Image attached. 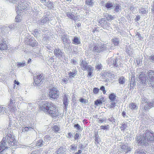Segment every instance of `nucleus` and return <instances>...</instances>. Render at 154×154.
Segmentation results:
<instances>
[{
    "instance_id": "9b49d317",
    "label": "nucleus",
    "mask_w": 154,
    "mask_h": 154,
    "mask_svg": "<svg viewBox=\"0 0 154 154\" xmlns=\"http://www.w3.org/2000/svg\"><path fill=\"white\" fill-rule=\"evenodd\" d=\"M88 64L86 61L82 60L80 64V66L82 69L84 71L87 69Z\"/></svg>"
},
{
    "instance_id": "c756f323",
    "label": "nucleus",
    "mask_w": 154,
    "mask_h": 154,
    "mask_svg": "<svg viewBox=\"0 0 154 154\" xmlns=\"http://www.w3.org/2000/svg\"><path fill=\"white\" fill-rule=\"evenodd\" d=\"M93 0H86L85 3L87 5L92 6L93 4V2H92Z\"/></svg>"
},
{
    "instance_id": "603ef678",
    "label": "nucleus",
    "mask_w": 154,
    "mask_h": 154,
    "mask_svg": "<svg viewBox=\"0 0 154 154\" xmlns=\"http://www.w3.org/2000/svg\"><path fill=\"white\" fill-rule=\"evenodd\" d=\"M38 42L35 41V42L32 44L31 45H32V47H35L38 45Z\"/></svg>"
},
{
    "instance_id": "774afa93",
    "label": "nucleus",
    "mask_w": 154,
    "mask_h": 154,
    "mask_svg": "<svg viewBox=\"0 0 154 154\" xmlns=\"http://www.w3.org/2000/svg\"><path fill=\"white\" fill-rule=\"evenodd\" d=\"M152 12L154 13V1L153 2L152 9H151Z\"/></svg>"
},
{
    "instance_id": "7ed1b4c3",
    "label": "nucleus",
    "mask_w": 154,
    "mask_h": 154,
    "mask_svg": "<svg viewBox=\"0 0 154 154\" xmlns=\"http://www.w3.org/2000/svg\"><path fill=\"white\" fill-rule=\"evenodd\" d=\"M46 112L52 117H56L58 113L56 106L51 102Z\"/></svg>"
},
{
    "instance_id": "423d86ee",
    "label": "nucleus",
    "mask_w": 154,
    "mask_h": 154,
    "mask_svg": "<svg viewBox=\"0 0 154 154\" xmlns=\"http://www.w3.org/2000/svg\"><path fill=\"white\" fill-rule=\"evenodd\" d=\"M50 102L48 101H40L39 103V110L46 112Z\"/></svg>"
},
{
    "instance_id": "09e8293b",
    "label": "nucleus",
    "mask_w": 154,
    "mask_h": 154,
    "mask_svg": "<svg viewBox=\"0 0 154 154\" xmlns=\"http://www.w3.org/2000/svg\"><path fill=\"white\" fill-rule=\"evenodd\" d=\"M18 65L21 66H23L25 65L26 64L25 62H23L21 63H18Z\"/></svg>"
},
{
    "instance_id": "4468645a",
    "label": "nucleus",
    "mask_w": 154,
    "mask_h": 154,
    "mask_svg": "<svg viewBox=\"0 0 154 154\" xmlns=\"http://www.w3.org/2000/svg\"><path fill=\"white\" fill-rule=\"evenodd\" d=\"M148 81L153 80L154 79V72L150 70L148 73Z\"/></svg>"
},
{
    "instance_id": "8fccbe9b",
    "label": "nucleus",
    "mask_w": 154,
    "mask_h": 154,
    "mask_svg": "<svg viewBox=\"0 0 154 154\" xmlns=\"http://www.w3.org/2000/svg\"><path fill=\"white\" fill-rule=\"evenodd\" d=\"M119 7L120 6L119 5H117L116 6L115 10L116 12H119Z\"/></svg>"
},
{
    "instance_id": "0e129e2a",
    "label": "nucleus",
    "mask_w": 154,
    "mask_h": 154,
    "mask_svg": "<svg viewBox=\"0 0 154 154\" xmlns=\"http://www.w3.org/2000/svg\"><path fill=\"white\" fill-rule=\"evenodd\" d=\"M79 101L82 103H85V100L83 98H81L79 99Z\"/></svg>"
},
{
    "instance_id": "bb28decb",
    "label": "nucleus",
    "mask_w": 154,
    "mask_h": 154,
    "mask_svg": "<svg viewBox=\"0 0 154 154\" xmlns=\"http://www.w3.org/2000/svg\"><path fill=\"white\" fill-rule=\"evenodd\" d=\"M119 83L121 84H123L125 82V78L123 76H121L118 80Z\"/></svg>"
},
{
    "instance_id": "052dcab7",
    "label": "nucleus",
    "mask_w": 154,
    "mask_h": 154,
    "mask_svg": "<svg viewBox=\"0 0 154 154\" xmlns=\"http://www.w3.org/2000/svg\"><path fill=\"white\" fill-rule=\"evenodd\" d=\"M74 127H77V129L78 130H79L80 129V126L78 124L75 125H74Z\"/></svg>"
},
{
    "instance_id": "79ce46f5",
    "label": "nucleus",
    "mask_w": 154,
    "mask_h": 154,
    "mask_svg": "<svg viewBox=\"0 0 154 154\" xmlns=\"http://www.w3.org/2000/svg\"><path fill=\"white\" fill-rule=\"evenodd\" d=\"M88 72H93V67H92L91 66H89L87 67V69Z\"/></svg>"
},
{
    "instance_id": "a18cd8bd",
    "label": "nucleus",
    "mask_w": 154,
    "mask_h": 154,
    "mask_svg": "<svg viewBox=\"0 0 154 154\" xmlns=\"http://www.w3.org/2000/svg\"><path fill=\"white\" fill-rule=\"evenodd\" d=\"M99 50H100V52L103 51L105 49V47L104 45H102L99 47Z\"/></svg>"
},
{
    "instance_id": "a878e982",
    "label": "nucleus",
    "mask_w": 154,
    "mask_h": 154,
    "mask_svg": "<svg viewBox=\"0 0 154 154\" xmlns=\"http://www.w3.org/2000/svg\"><path fill=\"white\" fill-rule=\"evenodd\" d=\"M99 23L102 27H104L106 25L107 23L104 18H102L100 21Z\"/></svg>"
},
{
    "instance_id": "c9c22d12",
    "label": "nucleus",
    "mask_w": 154,
    "mask_h": 154,
    "mask_svg": "<svg viewBox=\"0 0 154 154\" xmlns=\"http://www.w3.org/2000/svg\"><path fill=\"white\" fill-rule=\"evenodd\" d=\"M93 91L94 94H97L99 91V89L97 88H94Z\"/></svg>"
},
{
    "instance_id": "338daca9",
    "label": "nucleus",
    "mask_w": 154,
    "mask_h": 154,
    "mask_svg": "<svg viewBox=\"0 0 154 154\" xmlns=\"http://www.w3.org/2000/svg\"><path fill=\"white\" fill-rule=\"evenodd\" d=\"M82 152V151L81 150H79L78 151L75 152V154H80Z\"/></svg>"
},
{
    "instance_id": "f03ea898",
    "label": "nucleus",
    "mask_w": 154,
    "mask_h": 154,
    "mask_svg": "<svg viewBox=\"0 0 154 154\" xmlns=\"http://www.w3.org/2000/svg\"><path fill=\"white\" fill-rule=\"evenodd\" d=\"M7 143L8 147L14 148L17 145V141L15 140L14 136L9 133L4 137L1 142L3 146H6Z\"/></svg>"
},
{
    "instance_id": "6e6552de",
    "label": "nucleus",
    "mask_w": 154,
    "mask_h": 154,
    "mask_svg": "<svg viewBox=\"0 0 154 154\" xmlns=\"http://www.w3.org/2000/svg\"><path fill=\"white\" fill-rule=\"evenodd\" d=\"M19 5L17 4L16 6V11L17 12L18 11H22L26 8L24 6V4L21 1H18Z\"/></svg>"
},
{
    "instance_id": "ea45409f",
    "label": "nucleus",
    "mask_w": 154,
    "mask_h": 154,
    "mask_svg": "<svg viewBox=\"0 0 154 154\" xmlns=\"http://www.w3.org/2000/svg\"><path fill=\"white\" fill-rule=\"evenodd\" d=\"M100 89L102 91L103 93L104 94H106V91L105 90V88L104 86H102L101 87Z\"/></svg>"
},
{
    "instance_id": "1a4fd4ad",
    "label": "nucleus",
    "mask_w": 154,
    "mask_h": 154,
    "mask_svg": "<svg viewBox=\"0 0 154 154\" xmlns=\"http://www.w3.org/2000/svg\"><path fill=\"white\" fill-rule=\"evenodd\" d=\"M8 48V47L6 42L4 40H2L0 42V50L1 51L6 50Z\"/></svg>"
},
{
    "instance_id": "cd10ccee",
    "label": "nucleus",
    "mask_w": 154,
    "mask_h": 154,
    "mask_svg": "<svg viewBox=\"0 0 154 154\" xmlns=\"http://www.w3.org/2000/svg\"><path fill=\"white\" fill-rule=\"evenodd\" d=\"M52 130L55 132L59 131L60 129V128L57 125H55L52 128Z\"/></svg>"
},
{
    "instance_id": "3c124183",
    "label": "nucleus",
    "mask_w": 154,
    "mask_h": 154,
    "mask_svg": "<svg viewBox=\"0 0 154 154\" xmlns=\"http://www.w3.org/2000/svg\"><path fill=\"white\" fill-rule=\"evenodd\" d=\"M15 20L16 21L19 22L20 20V17L19 15H17L15 18Z\"/></svg>"
},
{
    "instance_id": "5701e85b",
    "label": "nucleus",
    "mask_w": 154,
    "mask_h": 154,
    "mask_svg": "<svg viewBox=\"0 0 154 154\" xmlns=\"http://www.w3.org/2000/svg\"><path fill=\"white\" fill-rule=\"evenodd\" d=\"M103 97H101L100 99L94 101V104L97 106L102 104L103 103Z\"/></svg>"
},
{
    "instance_id": "f257e3e1",
    "label": "nucleus",
    "mask_w": 154,
    "mask_h": 154,
    "mask_svg": "<svg viewBox=\"0 0 154 154\" xmlns=\"http://www.w3.org/2000/svg\"><path fill=\"white\" fill-rule=\"evenodd\" d=\"M136 139L138 143L143 146H147L149 143L154 142V134L147 130L143 135L137 136Z\"/></svg>"
},
{
    "instance_id": "72a5a7b5",
    "label": "nucleus",
    "mask_w": 154,
    "mask_h": 154,
    "mask_svg": "<svg viewBox=\"0 0 154 154\" xmlns=\"http://www.w3.org/2000/svg\"><path fill=\"white\" fill-rule=\"evenodd\" d=\"M45 5L47 7L50 8H52L53 7L52 3L49 1H48V2L46 3Z\"/></svg>"
},
{
    "instance_id": "13d9d810",
    "label": "nucleus",
    "mask_w": 154,
    "mask_h": 154,
    "mask_svg": "<svg viewBox=\"0 0 154 154\" xmlns=\"http://www.w3.org/2000/svg\"><path fill=\"white\" fill-rule=\"evenodd\" d=\"M13 104V101L12 99H11L10 100L9 103V106L10 107H11L12 106Z\"/></svg>"
},
{
    "instance_id": "7c9ffc66",
    "label": "nucleus",
    "mask_w": 154,
    "mask_h": 154,
    "mask_svg": "<svg viewBox=\"0 0 154 154\" xmlns=\"http://www.w3.org/2000/svg\"><path fill=\"white\" fill-rule=\"evenodd\" d=\"M106 18L107 20L109 21L110 20H113L114 19L115 17L114 16L109 15L107 14V16L106 17Z\"/></svg>"
},
{
    "instance_id": "6e6d98bb",
    "label": "nucleus",
    "mask_w": 154,
    "mask_h": 154,
    "mask_svg": "<svg viewBox=\"0 0 154 154\" xmlns=\"http://www.w3.org/2000/svg\"><path fill=\"white\" fill-rule=\"evenodd\" d=\"M137 152L138 154H145L144 153V152L142 150H139L137 151Z\"/></svg>"
},
{
    "instance_id": "37998d69",
    "label": "nucleus",
    "mask_w": 154,
    "mask_h": 154,
    "mask_svg": "<svg viewBox=\"0 0 154 154\" xmlns=\"http://www.w3.org/2000/svg\"><path fill=\"white\" fill-rule=\"evenodd\" d=\"M142 11L140 12V13L142 14H146L148 12V11L145 10L144 8H142Z\"/></svg>"
},
{
    "instance_id": "393cba45",
    "label": "nucleus",
    "mask_w": 154,
    "mask_h": 154,
    "mask_svg": "<svg viewBox=\"0 0 154 154\" xmlns=\"http://www.w3.org/2000/svg\"><path fill=\"white\" fill-rule=\"evenodd\" d=\"M112 42L115 46H118L119 44V41L117 38H114L111 40Z\"/></svg>"
},
{
    "instance_id": "a19ab883",
    "label": "nucleus",
    "mask_w": 154,
    "mask_h": 154,
    "mask_svg": "<svg viewBox=\"0 0 154 154\" xmlns=\"http://www.w3.org/2000/svg\"><path fill=\"white\" fill-rule=\"evenodd\" d=\"M148 82H149V84L150 85V86L154 88V79L153 80H152V81H149Z\"/></svg>"
},
{
    "instance_id": "e2e57ef3",
    "label": "nucleus",
    "mask_w": 154,
    "mask_h": 154,
    "mask_svg": "<svg viewBox=\"0 0 154 154\" xmlns=\"http://www.w3.org/2000/svg\"><path fill=\"white\" fill-rule=\"evenodd\" d=\"M117 59H116L114 61V63H113V65L115 66H116V65H117Z\"/></svg>"
},
{
    "instance_id": "864d4df0",
    "label": "nucleus",
    "mask_w": 154,
    "mask_h": 154,
    "mask_svg": "<svg viewBox=\"0 0 154 154\" xmlns=\"http://www.w3.org/2000/svg\"><path fill=\"white\" fill-rule=\"evenodd\" d=\"M32 128L30 127H25L24 129V131H29V130L30 129H31Z\"/></svg>"
},
{
    "instance_id": "2f4dec72",
    "label": "nucleus",
    "mask_w": 154,
    "mask_h": 154,
    "mask_svg": "<svg viewBox=\"0 0 154 154\" xmlns=\"http://www.w3.org/2000/svg\"><path fill=\"white\" fill-rule=\"evenodd\" d=\"M63 148L62 147H60L56 151L57 154H63Z\"/></svg>"
},
{
    "instance_id": "b1692460",
    "label": "nucleus",
    "mask_w": 154,
    "mask_h": 154,
    "mask_svg": "<svg viewBox=\"0 0 154 154\" xmlns=\"http://www.w3.org/2000/svg\"><path fill=\"white\" fill-rule=\"evenodd\" d=\"M127 123L123 122L121 124L120 128L122 131H125L127 127Z\"/></svg>"
},
{
    "instance_id": "2eb2a0df",
    "label": "nucleus",
    "mask_w": 154,
    "mask_h": 154,
    "mask_svg": "<svg viewBox=\"0 0 154 154\" xmlns=\"http://www.w3.org/2000/svg\"><path fill=\"white\" fill-rule=\"evenodd\" d=\"M72 13L73 12H68L66 13V14L67 17L72 19H73L74 20L77 19V18H75V17Z\"/></svg>"
},
{
    "instance_id": "39448f33",
    "label": "nucleus",
    "mask_w": 154,
    "mask_h": 154,
    "mask_svg": "<svg viewBox=\"0 0 154 154\" xmlns=\"http://www.w3.org/2000/svg\"><path fill=\"white\" fill-rule=\"evenodd\" d=\"M43 75L42 74H38L35 75L33 77V85L35 86L40 85L43 79Z\"/></svg>"
},
{
    "instance_id": "412c9836",
    "label": "nucleus",
    "mask_w": 154,
    "mask_h": 154,
    "mask_svg": "<svg viewBox=\"0 0 154 154\" xmlns=\"http://www.w3.org/2000/svg\"><path fill=\"white\" fill-rule=\"evenodd\" d=\"M136 83L134 78L131 79L130 84V89H133L134 88V86L135 85Z\"/></svg>"
},
{
    "instance_id": "f3484780",
    "label": "nucleus",
    "mask_w": 154,
    "mask_h": 154,
    "mask_svg": "<svg viewBox=\"0 0 154 154\" xmlns=\"http://www.w3.org/2000/svg\"><path fill=\"white\" fill-rule=\"evenodd\" d=\"M68 103V99L67 98V96L66 94H65L63 98V104L64 105L65 108H67Z\"/></svg>"
},
{
    "instance_id": "6ab92c4d",
    "label": "nucleus",
    "mask_w": 154,
    "mask_h": 154,
    "mask_svg": "<svg viewBox=\"0 0 154 154\" xmlns=\"http://www.w3.org/2000/svg\"><path fill=\"white\" fill-rule=\"evenodd\" d=\"M109 98L111 102L114 101L116 99V94L113 93H111L109 94Z\"/></svg>"
},
{
    "instance_id": "58836bf2",
    "label": "nucleus",
    "mask_w": 154,
    "mask_h": 154,
    "mask_svg": "<svg viewBox=\"0 0 154 154\" xmlns=\"http://www.w3.org/2000/svg\"><path fill=\"white\" fill-rule=\"evenodd\" d=\"M102 66L101 64H98L96 65L95 68L97 69L100 70L102 69Z\"/></svg>"
},
{
    "instance_id": "49530a36",
    "label": "nucleus",
    "mask_w": 154,
    "mask_h": 154,
    "mask_svg": "<svg viewBox=\"0 0 154 154\" xmlns=\"http://www.w3.org/2000/svg\"><path fill=\"white\" fill-rule=\"evenodd\" d=\"M79 135L77 133H76L74 136V138L75 140H76L79 138Z\"/></svg>"
},
{
    "instance_id": "c85d7f7f",
    "label": "nucleus",
    "mask_w": 154,
    "mask_h": 154,
    "mask_svg": "<svg viewBox=\"0 0 154 154\" xmlns=\"http://www.w3.org/2000/svg\"><path fill=\"white\" fill-rule=\"evenodd\" d=\"M105 7L109 9L113 7V5L112 3L109 2L106 3Z\"/></svg>"
},
{
    "instance_id": "de8ad7c7",
    "label": "nucleus",
    "mask_w": 154,
    "mask_h": 154,
    "mask_svg": "<svg viewBox=\"0 0 154 154\" xmlns=\"http://www.w3.org/2000/svg\"><path fill=\"white\" fill-rule=\"evenodd\" d=\"M70 149L71 150H75L77 148V146H75V145H72L70 146Z\"/></svg>"
},
{
    "instance_id": "c03bdc74",
    "label": "nucleus",
    "mask_w": 154,
    "mask_h": 154,
    "mask_svg": "<svg viewBox=\"0 0 154 154\" xmlns=\"http://www.w3.org/2000/svg\"><path fill=\"white\" fill-rule=\"evenodd\" d=\"M116 103L115 102H114V101L112 102L111 103V104L110 105V108H114L116 106Z\"/></svg>"
},
{
    "instance_id": "4c0bfd02",
    "label": "nucleus",
    "mask_w": 154,
    "mask_h": 154,
    "mask_svg": "<svg viewBox=\"0 0 154 154\" xmlns=\"http://www.w3.org/2000/svg\"><path fill=\"white\" fill-rule=\"evenodd\" d=\"M100 128L101 129L103 130H107L109 128V125H102L100 126Z\"/></svg>"
},
{
    "instance_id": "ddd939ff",
    "label": "nucleus",
    "mask_w": 154,
    "mask_h": 154,
    "mask_svg": "<svg viewBox=\"0 0 154 154\" xmlns=\"http://www.w3.org/2000/svg\"><path fill=\"white\" fill-rule=\"evenodd\" d=\"M142 106H144V109L146 110L149 109L151 106H153V104L152 103L149 102H146L144 103H142Z\"/></svg>"
},
{
    "instance_id": "e433bc0d",
    "label": "nucleus",
    "mask_w": 154,
    "mask_h": 154,
    "mask_svg": "<svg viewBox=\"0 0 154 154\" xmlns=\"http://www.w3.org/2000/svg\"><path fill=\"white\" fill-rule=\"evenodd\" d=\"M99 48L98 46H95L93 48L94 51L98 53L100 52V50H99Z\"/></svg>"
},
{
    "instance_id": "69168bd1",
    "label": "nucleus",
    "mask_w": 154,
    "mask_h": 154,
    "mask_svg": "<svg viewBox=\"0 0 154 154\" xmlns=\"http://www.w3.org/2000/svg\"><path fill=\"white\" fill-rule=\"evenodd\" d=\"M68 137L69 138H71V137L72 136V134L70 132H69V133H68Z\"/></svg>"
},
{
    "instance_id": "bf43d9fd",
    "label": "nucleus",
    "mask_w": 154,
    "mask_h": 154,
    "mask_svg": "<svg viewBox=\"0 0 154 154\" xmlns=\"http://www.w3.org/2000/svg\"><path fill=\"white\" fill-rule=\"evenodd\" d=\"M14 87H15V84H16L17 85H19L20 84V83L18 81H17L16 80H15L14 81Z\"/></svg>"
},
{
    "instance_id": "f704fd0d",
    "label": "nucleus",
    "mask_w": 154,
    "mask_h": 154,
    "mask_svg": "<svg viewBox=\"0 0 154 154\" xmlns=\"http://www.w3.org/2000/svg\"><path fill=\"white\" fill-rule=\"evenodd\" d=\"M43 143V140L42 139H40L37 141L36 143V145L37 146H40L42 145Z\"/></svg>"
},
{
    "instance_id": "680f3d73",
    "label": "nucleus",
    "mask_w": 154,
    "mask_h": 154,
    "mask_svg": "<svg viewBox=\"0 0 154 154\" xmlns=\"http://www.w3.org/2000/svg\"><path fill=\"white\" fill-rule=\"evenodd\" d=\"M140 17L139 16H137L135 20L136 21H138L140 19Z\"/></svg>"
},
{
    "instance_id": "aec40b11",
    "label": "nucleus",
    "mask_w": 154,
    "mask_h": 154,
    "mask_svg": "<svg viewBox=\"0 0 154 154\" xmlns=\"http://www.w3.org/2000/svg\"><path fill=\"white\" fill-rule=\"evenodd\" d=\"M129 108L132 110H134L137 109V106L136 104L134 103H131L129 104Z\"/></svg>"
},
{
    "instance_id": "dca6fc26",
    "label": "nucleus",
    "mask_w": 154,
    "mask_h": 154,
    "mask_svg": "<svg viewBox=\"0 0 154 154\" xmlns=\"http://www.w3.org/2000/svg\"><path fill=\"white\" fill-rule=\"evenodd\" d=\"M72 41V43L75 45H79L81 44L80 40L79 38L77 36L74 37Z\"/></svg>"
},
{
    "instance_id": "4be33fe9",
    "label": "nucleus",
    "mask_w": 154,
    "mask_h": 154,
    "mask_svg": "<svg viewBox=\"0 0 154 154\" xmlns=\"http://www.w3.org/2000/svg\"><path fill=\"white\" fill-rule=\"evenodd\" d=\"M8 148L7 146H3L2 144L0 145V154H3L4 151H5V149Z\"/></svg>"
},
{
    "instance_id": "9d476101",
    "label": "nucleus",
    "mask_w": 154,
    "mask_h": 154,
    "mask_svg": "<svg viewBox=\"0 0 154 154\" xmlns=\"http://www.w3.org/2000/svg\"><path fill=\"white\" fill-rule=\"evenodd\" d=\"M54 52V55L57 57H62V52L61 50L59 49H55Z\"/></svg>"
},
{
    "instance_id": "4d7b16f0",
    "label": "nucleus",
    "mask_w": 154,
    "mask_h": 154,
    "mask_svg": "<svg viewBox=\"0 0 154 154\" xmlns=\"http://www.w3.org/2000/svg\"><path fill=\"white\" fill-rule=\"evenodd\" d=\"M149 58L152 62H154V55L150 56Z\"/></svg>"
},
{
    "instance_id": "a211bd4d",
    "label": "nucleus",
    "mask_w": 154,
    "mask_h": 154,
    "mask_svg": "<svg viewBox=\"0 0 154 154\" xmlns=\"http://www.w3.org/2000/svg\"><path fill=\"white\" fill-rule=\"evenodd\" d=\"M77 71L75 69H73L72 72L70 71L69 73V78L74 77L77 74Z\"/></svg>"
},
{
    "instance_id": "5fc2aeb1",
    "label": "nucleus",
    "mask_w": 154,
    "mask_h": 154,
    "mask_svg": "<svg viewBox=\"0 0 154 154\" xmlns=\"http://www.w3.org/2000/svg\"><path fill=\"white\" fill-rule=\"evenodd\" d=\"M44 138L45 139L48 140H50L51 138L50 136L49 135H46L45 136Z\"/></svg>"
},
{
    "instance_id": "0eeeda50",
    "label": "nucleus",
    "mask_w": 154,
    "mask_h": 154,
    "mask_svg": "<svg viewBox=\"0 0 154 154\" xmlns=\"http://www.w3.org/2000/svg\"><path fill=\"white\" fill-rule=\"evenodd\" d=\"M137 81L140 84L146 85L147 77L145 74L143 72H141L138 76Z\"/></svg>"
},
{
    "instance_id": "f8f14e48",
    "label": "nucleus",
    "mask_w": 154,
    "mask_h": 154,
    "mask_svg": "<svg viewBox=\"0 0 154 154\" xmlns=\"http://www.w3.org/2000/svg\"><path fill=\"white\" fill-rule=\"evenodd\" d=\"M121 148L123 151L125 152L126 153L131 150V148L128 147V145H122L121 146Z\"/></svg>"
},
{
    "instance_id": "20e7f679",
    "label": "nucleus",
    "mask_w": 154,
    "mask_h": 154,
    "mask_svg": "<svg viewBox=\"0 0 154 154\" xmlns=\"http://www.w3.org/2000/svg\"><path fill=\"white\" fill-rule=\"evenodd\" d=\"M48 95L50 98L57 99L59 96V91L56 88L53 87L49 90Z\"/></svg>"
},
{
    "instance_id": "473e14b6",
    "label": "nucleus",
    "mask_w": 154,
    "mask_h": 154,
    "mask_svg": "<svg viewBox=\"0 0 154 154\" xmlns=\"http://www.w3.org/2000/svg\"><path fill=\"white\" fill-rule=\"evenodd\" d=\"M62 39L64 44H66L68 42V39L66 36H64L62 37Z\"/></svg>"
}]
</instances>
